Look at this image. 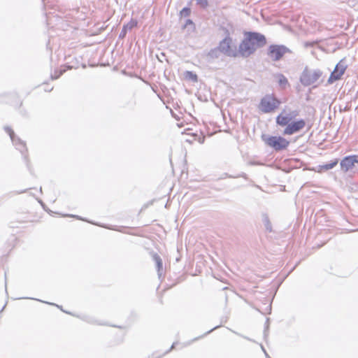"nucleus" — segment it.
<instances>
[{"mask_svg":"<svg viewBox=\"0 0 358 358\" xmlns=\"http://www.w3.org/2000/svg\"><path fill=\"white\" fill-rule=\"evenodd\" d=\"M243 38L239 45V49L237 51L236 47L234 48L231 45V39L229 37H225L222 39L218 45L221 52H223L227 56L236 57L238 55L242 56L245 55L246 52V30L243 31Z\"/></svg>","mask_w":358,"mask_h":358,"instance_id":"nucleus-1","label":"nucleus"},{"mask_svg":"<svg viewBox=\"0 0 358 358\" xmlns=\"http://www.w3.org/2000/svg\"><path fill=\"white\" fill-rule=\"evenodd\" d=\"M282 101L274 93L265 94L260 100L259 110L264 113H271L279 108Z\"/></svg>","mask_w":358,"mask_h":358,"instance_id":"nucleus-2","label":"nucleus"},{"mask_svg":"<svg viewBox=\"0 0 358 358\" xmlns=\"http://www.w3.org/2000/svg\"><path fill=\"white\" fill-rule=\"evenodd\" d=\"M266 44V38L262 34L248 31V56Z\"/></svg>","mask_w":358,"mask_h":358,"instance_id":"nucleus-3","label":"nucleus"},{"mask_svg":"<svg viewBox=\"0 0 358 358\" xmlns=\"http://www.w3.org/2000/svg\"><path fill=\"white\" fill-rule=\"evenodd\" d=\"M262 141L268 147L275 151L285 150L289 145V141L282 136L262 135Z\"/></svg>","mask_w":358,"mask_h":358,"instance_id":"nucleus-4","label":"nucleus"},{"mask_svg":"<svg viewBox=\"0 0 358 358\" xmlns=\"http://www.w3.org/2000/svg\"><path fill=\"white\" fill-rule=\"evenodd\" d=\"M322 71L320 69L311 71L306 67L300 76V83L305 87L310 86L316 83L322 76Z\"/></svg>","mask_w":358,"mask_h":358,"instance_id":"nucleus-5","label":"nucleus"},{"mask_svg":"<svg viewBox=\"0 0 358 358\" xmlns=\"http://www.w3.org/2000/svg\"><path fill=\"white\" fill-rule=\"evenodd\" d=\"M292 51L284 45H270L267 49V55L273 62L280 60L287 53H291Z\"/></svg>","mask_w":358,"mask_h":358,"instance_id":"nucleus-6","label":"nucleus"},{"mask_svg":"<svg viewBox=\"0 0 358 358\" xmlns=\"http://www.w3.org/2000/svg\"><path fill=\"white\" fill-rule=\"evenodd\" d=\"M347 69L345 62L342 59L335 66L334 71L331 73L330 76L327 80L329 84H332L335 81L341 78Z\"/></svg>","mask_w":358,"mask_h":358,"instance_id":"nucleus-7","label":"nucleus"},{"mask_svg":"<svg viewBox=\"0 0 358 358\" xmlns=\"http://www.w3.org/2000/svg\"><path fill=\"white\" fill-rule=\"evenodd\" d=\"M306 126V122L303 119L289 122L283 131L284 135H292L303 129Z\"/></svg>","mask_w":358,"mask_h":358,"instance_id":"nucleus-8","label":"nucleus"},{"mask_svg":"<svg viewBox=\"0 0 358 358\" xmlns=\"http://www.w3.org/2000/svg\"><path fill=\"white\" fill-rule=\"evenodd\" d=\"M358 164V155H353L345 157L340 162L341 169L346 173Z\"/></svg>","mask_w":358,"mask_h":358,"instance_id":"nucleus-9","label":"nucleus"},{"mask_svg":"<svg viewBox=\"0 0 358 358\" xmlns=\"http://www.w3.org/2000/svg\"><path fill=\"white\" fill-rule=\"evenodd\" d=\"M4 130L9 135L13 144L16 146L17 150L22 152V148H26L25 142L15 135L11 127L6 126L4 127Z\"/></svg>","mask_w":358,"mask_h":358,"instance_id":"nucleus-10","label":"nucleus"},{"mask_svg":"<svg viewBox=\"0 0 358 358\" xmlns=\"http://www.w3.org/2000/svg\"><path fill=\"white\" fill-rule=\"evenodd\" d=\"M152 260L155 263L157 271V275L159 278H161L162 275V271H163V262L162 258L157 254L153 253L152 255Z\"/></svg>","mask_w":358,"mask_h":358,"instance_id":"nucleus-11","label":"nucleus"},{"mask_svg":"<svg viewBox=\"0 0 358 358\" xmlns=\"http://www.w3.org/2000/svg\"><path fill=\"white\" fill-rule=\"evenodd\" d=\"M136 26H137V21L135 20H133V19L131 20V21L129 22H128L127 24H126L123 26L122 31L119 35V38L123 39L124 38H125L127 31L129 30H131V29H133L134 27H135Z\"/></svg>","mask_w":358,"mask_h":358,"instance_id":"nucleus-12","label":"nucleus"},{"mask_svg":"<svg viewBox=\"0 0 358 358\" xmlns=\"http://www.w3.org/2000/svg\"><path fill=\"white\" fill-rule=\"evenodd\" d=\"M284 112L285 110L280 114H279L275 118L276 124L281 127H287V124H289V122L291 121V117H289L288 115H282Z\"/></svg>","mask_w":358,"mask_h":358,"instance_id":"nucleus-13","label":"nucleus"},{"mask_svg":"<svg viewBox=\"0 0 358 358\" xmlns=\"http://www.w3.org/2000/svg\"><path fill=\"white\" fill-rule=\"evenodd\" d=\"M221 52L218 47L210 50L207 55V59L208 62H211L215 59L220 57Z\"/></svg>","mask_w":358,"mask_h":358,"instance_id":"nucleus-14","label":"nucleus"},{"mask_svg":"<svg viewBox=\"0 0 358 358\" xmlns=\"http://www.w3.org/2000/svg\"><path fill=\"white\" fill-rule=\"evenodd\" d=\"M338 159H335L334 160H332L330 162H328L325 164L321 165L319 166L320 171H328V170L332 169L338 164Z\"/></svg>","mask_w":358,"mask_h":358,"instance_id":"nucleus-15","label":"nucleus"},{"mask_svg":"<svg viewBox=\"0 0 358 358\" xmlns=\"http://www.w3.org/2000/svg\"><path fill=\"white\" fill-rule=\"evenodd\" d=\"M277 76L278 78V82L280 87L282 90L286 89L287 86H289V82H288L287 78L283 74H281V73L278 74Z\"/></svg>","mask_w":358,"mask_h":358,"instance_id":"nucleus-16","label":"nucleus"},{"mask_svg":"<svg viewBox=\"0 0 358 358\" xmlns=\"http://www.w3.org/2000/svg\"><path fill=\"white\" fill-rule=\"evenodd\" d=\"M185 78L194 83L198 81V76L192 71H186L184 73Z\"/></svg>","mask_w":358,"mask_h":358,"instance_id":"nucleus-17","label":"nucleus"},{"mask_svg":"<svg viewBox=\"0 0 358 358\" xmlns=\"http://www.w3.org/2000/svg\"><path fill=\"white\" fill-rule=\"evenodd\" d=\"M262 222L266 228V230L268 232H271L272 231V224L269 220L268 216L266 214L263 215Z\"/></svg>","mask_w":358,"mask_h":358,"instance_id":"nucleus-18","label":"nucleus"},{"mask_svg":"<svg viewBox=\"0 0 358 358\" xmlns=\"http://www.w3.org/2000/svg\"><path fill=\"white\" fill-rule=\"evenodd\" d=\"M29 299H33V300L39 301H41V302H42V303H48V304H50V305H52V306H57L58 308H59L62 311H63V312H64V313H67V314H69V315H73V316H74V315H73V314H72L71 313L64 310H63V308H62V306H59V305H57V304H55V303H50V302L44 301L39 300V299H34V298H29Z\"/></svg>","mask_w":358,"mask_h":358,"instance_id":"nucleus-19","label":"nucleus"},{"mask_svg":"<svg viewBox=\"0 0 358 358\" xmlns=\"http://www.w3.org/2000/svg\"><path fill=\"white\" fill-rule=\"evenodd\" d=\"M191 13V9L189 7H184L180 11V15L181 17H188Z\"/></svg>","mask_w":358,"mask_h":358,"instance_id":"nucleus-20","label":"nucleus"},{"mask_svg":"<svg viewBox=\"0 0 358 358\" xmlns=\"http://www.w3.org/2000/svg\"><path fill=\"white\" fill-rule=\"evenodd\" d=\"M64 70H56L55 71L54 75H51V79L52 80L58 79L64 73Z\"/></svg>","mask_w":358,"mask_h":358,"instance_id":"nucleus-21","label":"nucleus"},{"mask_svg":"<svg viewBox=\"0 0 358 358\" xmlns=\"http://www.w3.org/2000/svg\"><path fill=\"white\" fill-rule=\"evenodd\" d=\"M196 3L201 8H206L208 6V0H195Z\"/></svg>","mask_w":358,"mask_h":358,"instance_id":"nucleus-22","label":"nucleus"},{"mask_svg":"<svg viewBox=\"0 0 358 358\" xmlns=\"http://www.w3.org/2000/svg\"><path fill=\"white\" fill-rule=\"evenodd\" d=\"M289 117H291V120L299 115V111L298 110H293L292 111L289 115Z\"/></svg>","mask_w":358,"mask_h":358,"instance_id":"nucleus-23","label":"nucleus"},{"mask_svg":"<svg viewBox=\"0 0 358 358\" xmlns=\"http://www.w3.org/2000/svg\"><path fill=\"white\" fill-rule=\"evenodd\" d=\"M81 319H82V320H85V321H87V322H91V323H93V322H94V320H93L92 318H90V317L86 316V315L83 316V317H81Z\"/></svg>","mask_w":358,"mask_h":358,"instance_id":"nucleus-24","label":"nucleus"},{"mask_svg":"<svg viewBox=\"0 0 358 358\" xmlns=\"http://www.w3.org/2000/svg\"><path fill=\"white\" fill-rule=\"evenodd\" d=\"M188 25H194V23H193L192 20H190V19L186 20V22H185V23L184 24V28H185Z\"/></svg>","mask_w":358,"mask_h":358,"instance_id":"nucleus-25","label":"nucleus"},{"mask_svg":"<svg viewBox=\"0 0 358 358\" xmlns=\"http://www.w3.org/2000/svg\"><path fill=\"white\" fill-rule=\"evenodd\" d=\"M218 327H220V326H219V325H218V326H216V327H213V329H211L210 330H209V331H208L207 332H206L203 336H200L199 338H202V337H203L204 336H206V335H207V334H210V332H212L213 330H215V329H217Z\"/></svg>","mask_w":358,"mask_h":358,"instance_id":"nucleus-26","label":"nucleus"},{"mask_svg":"<svg viewBox=\"0 0 358 358\" xmlns=\"http://www.w3.org/2000/svg\"><path fill=\"white\" fill-rule=\"evenodd\" d=\"M66 216L76 217L78 220H83L82 217H80V216H78V215H66Z\"/></svg>","mask_w":358,"mask_h":358,"instance_id":"nucleus-27","label":"nucleus"},{"mask_svg":"<svg viewBox=\"0 0 358 358\" xmlns=\"http://www.w3.org/2000/svg\"><path fill=\"white\" fill-rule=\"evenodd\" d=\"M176 345V343H173L172 344V345L171 346L170 349L169 350H167L164 354H166L169 352H170L171 350H172L175 348Z\"/></svg>","mask_w":358,"mask_h":358,"instance_id":"nucleus-28","label":"nucleus"},{"mask_svg":"<svg viewBox=\"0 0 358 358\" xmlns=\"http://www.w3.org/2000/svg\"><path fill=\"white\" fill-rule=\"evenodd\" d=\"M37 201H38V203H41V205L42 206V207L45 210V203L43 202V201L41 199H38Z\"/></svg>","mask_w":358,"mask_h":358,"instance_id":"nucleus-29","label":"nucleus"},{"mask_svg":"<svg viewBox=\"0 0 358 358\" xmlns=\"http://www.w3.org/2000/svg\"><path fill=\"white\" fill-rule=\"evenodd\" d=\"M262 348L263 351L264 352V353H265V355H266V358H271V357H269V355L267 354V352H266V350H264V347H263V346H262Z\"/></svg>","mask_w":358,"mask_h":358,"instance_id":"nucleus-30","label":"nucleus"},{"mask_svg":"<svg viewBox=\"0 0 358 358\" xmlns=\"http://www.w3.org/2000/svg\"><path fill=\"white\" fill-rule=\"evenodd\" d=\"M313 44L314 43H306V46H312Z\"/></svg>","mask_w":358,"mask_h":358,"instance_id":"nucleus-31","label":"nucleus"},{"mask_svg":"<svg viewBox=\"0 0 358 358\" xmlns=\"http://www.w3.org/2000/svg\"><path fill=\"white\" fill-rule=\"evenodd\" d=\"M5 279L6 280V273H5ZM5 288H6V291L7 290V282H5Z\"/></svg>","mask_w":358,"mask_h":358,"instance_id":"nucleus-32","label":"nucleus"},{"mask_svg":"<svg viewBox=\"0 0 358 358\" xmlns=\"http://www.w3.org/2000/svg\"><path fill=\"white\" fill-rule=\"evenodd\" d=\"M347 3H348V4L350 6H354V4L350 3V0H348V1H347Z\"/></svg>","mask_w":358,"mask_h":358,"instance_id":"nucleus-33","label":"nucleus"},{"mask_svg":"<svg viewBox=\"0 0 358 358\" xmlns=\"http://www.w3.org/2000/svg\"><path fill=\"white\" fill-rule=\"evenodd\" d=\"M355 31H356V32H358V24H357V25H356V27H355Z\"/></svg>","mask_w":358,"mask_h":358,"instance_id":"nucleus-34","label":"nucleus"},{"mask_svg":"<svg viewBox=\"0 0 358 358\" xmlns=\"http://www.w3.org/2000/svg\"><path fill=\"white\" fill-rule=\"evenodd\" d=\"M227 298H228V296L227 294H225V299H226V301H227Z\"/></svg>","mask_w":358,"mask_h":358,"instance_id":"nucleus-35","label":"nucleus"},{"mask_svg":"<svg viewBox=\"0 0 358 358\" xmlns=\"http://www.w3.org/2000/svg\"><path fill=\"white\" fill-rule=\"evenodd\" d=\"M40 192L42 193V187H40Z\"/></svg>","mask_w":358,"mask_h":358,"instance_id":"nucleus-36","label":"nucleus"},{"mask_svg":"<svg viewBox=\"0 0 358 358\" xmlns=\"http://www.w3.org/2000/svg\"><path fill=\"white\" fill-rule=\"evenodd\" d=\"M26 192V190H23V191L20 192V193H22V192Z\"/></svg>","mask_w":358,"mask_h":358,"instance_id":"nucleus-37","label":"nucleus"},{"mask_svg":"<svg viewBox=\"0 0 358 358\" xmlns=\"http://www.w3.org/2000/svg\"><path fill=\"white\" fill-rule=\"evenodd\" d=\"M199 338H195L193 341H196Z\"/></svg>","mask_w":358,"mask_h":358,"instance_id":"nucleus-38","label":"nucleus"}]
</instances>
